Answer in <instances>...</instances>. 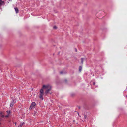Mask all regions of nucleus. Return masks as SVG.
<instances>
[{"mask_svg": "<svg viewBox=\"0 0 127 127\" xmlns=\"http://www.w3.org/2000/svg\"><path fill=\"white\" fill-rule=\"evenodd\" d=\"M24 124L23 122H21L20 124L18 125V127H22L23 125Z\"/></svg>", "mask_w": 127, "mask_h": 127, "instance_id": "obj_5", "label": "nucleus"}, {"mask_svg": "<svg viewBox=\"0 0 127 127\" xmlns=\"http://www.w3.org/2000/svg\"><path fill=\"white\" fill-rule=\"evenodd\" d=\"M75 51H76V52L77 51V50L76 49L75 50Z\"/></svg>", "mask_w": 127, "mask_h": 127, "instance_id": "obj_15", "label": "nucleus"}, {"mask_svg": "<svg viewBox=\"0 0 127 127\" xmlns=\"http://www.w3.org/2000/svg\"><path fill=\"white\" fill-rule=\"evenodd\" d=\"M83 60H84V58H82L81 59V63L82 64H83Z\"/></svg>", "mask_w": 127, "mask_h": 127, "instance_id": "obj_10", "label": "nucleus"}, {"mask_svg": "<svg viewBox=\"0 0 127 127\" xmlns=\"http://www.w3.org/2000/svg\"><path fill=\"white\" fill-rule=\"evenodd\" d=\"M60 73H61V74H63V72H62H62H60Z\"/></svg>", "mask_w": 127, "mask_h": 127, "instance_id": "obj_13", "label": "nucleus"}, {"mask_svg": "<svg viewBox=\"0 0 127 127\" xmlns=\"http://www.w3.org/2000/svg\"><path fill=\"white\" fill-rule=\"evenodd\" d=\"M82 67L81 66H80L79 67V70L80 72L82 70Z\"/></svg>", "mask_w": 127, "mask_h": 127, "instance_id": "obj_9", "label": "nucleus"}, {"mask_svg": "<svg viewBox=\"0 0 127 127\" xmlns=\"http://www.w3.org/2000/svg\"><path fill=\"white\" fill-rule=\"evenodd\" d=\"M15 123V125H16V123Z\"/></svg>", "mask_w": 127, "mask_h": 127, "instance_id": "obj_16", "label": "nucleus"}, {"mask_svg": "<svg viewBox=\"0 0 127 127\" xmlns=\"http://www.w3.org/2000/svg\"><path fill=\"white\" fill-rule=\"evenodd\" d=\"M16 102V100L15 99H14L13 100L12 102L10 104V106L11 107H12L13 105L14 104H15Z\"/></svg>", "mask_w": 127, "mask_h": 127, "instance_id": "obj_4", "label": "nucleus"}, {"mask_svg": "<svg viewBox=\"0 0 127 127\" xmlns=\"http://www.w3.org/2000/svg\"><path fill=\"white\" fill-rule=\"evenodd\" d=\"M87 116L86 115H84V117L86 119L87 118Z\"/></svg>", "mask_w": 127, "mask_h": 127, "instance_id": "obj_12", "label": "nucleus"}, {"mask_svg": "<svg viewBox=\"0 0 127 127\" xmlns=\"http://www.w3.org/2000/svg\"><path fill=\"white\" fill-rule=\"evenodd\" d=\"M36 105V103L35 102H33L32 103L30 106L29 109H32L34 108V106Z\"/></svg>", "mask_w": 127, "mask_h": 127, "instance_id": "obj_3", "label": "nucleus"}, {"mask_svg": "<svg viewBox=\"0 0 127 127\" xmlns=\"http://www.w3.org/2000/svg\"><path fill=\"white\" fill-rule=\"evenodd\" d=\"M7 113L8 114V115L5 116V117H8L9 116V115L10 113V111H7Z\"/></svg>", "mask_w": 127, "mask_h": 127, "instance_id": "obj_6", "label": "nucleus"}, {"mask_svg": "<svg viewBox=\"0 0 127 127\" xmlns=\"http://www.w3.org/2000/svg\"><path fill=\"white\" fill-rule=\"evenodd\" d=\"M57 27L56 26H54V27H53V28L54 29H56L57 28Z\"/></svg>", "mask_w": 127, "mask_h": 127, "instance_id": "obj_11", "label": "nucleus"}, {"mask_svg": "<svg viewBox=\"0 0 127 127\" xmlns=\"http://www.w3.org/2000/svg\"><path fill=\"white\" fill-rule=\"evenodd\" d=\"M44 95L43 90L42 89L40 90V94L39 95V97L41 99L43 100V96Z\"/></svg>", "mask_w": 127, "mask_h": 127, "instance_id": "obj_2", "label": "nucleus"}, {"mask_svg": "<svg viewBox=\"0 0 127 127\" xmlns=\"http://www.w3.org/2000/svg\"><path fill=\"white\" fill-rule=\"evenodd\" d=\"M2 114L3 113L2 112H0V117H4V116Z\"/></svg>", "mask_w": 127, "mask_h": 127, "instance_id": "obj_8", "label": "nucleus"}, {"mask_svg": "<svg viewBox=\"0 0 127 127\" xmlns=\"http://www.w3.org/2000/svg\"><path fill=\"white\" fill-rule=\"evenodd\" d=\"M42 87L43 88L45 89V94H46L48 93L51 88V86L49 84L44 85H43Z\"/></svg>", "mask_w": 127, "mask_h": 127, "instance_id": "obj_1", "label": "nucleus"}, {"mask_svg": "<svg viewBox=\"0 0 127 127\" xmlns=\"http://www.w3.org/2000/svg\"><path fill=\"white\" fill-rule=\"evenodd\" d=\"M14 9L16 13H18L19 12L18 9L16 7V8H15Z\"/></svg>", "mask_w": 127, "mask_h": 127, "instance_id": "obj_7", "label": "nucleus"}, {"mask_svg": "<svg viewBox=\"0 0 127 127\" xmlns=\"http://www.w3.org/2000/svg\"><path fill=\"white\" fill-rule=\"evenodd\" d=\"M95 82H94L93 84L94 85L95 84Z\"/></svg>", "mask_w": 127, "mask_h": 127, "instance_id": "obj_14", "label": "nucleus"}]
</instances>
